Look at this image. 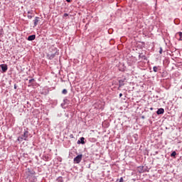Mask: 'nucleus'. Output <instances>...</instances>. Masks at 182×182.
Returning <instances> with one entry per match:
<instances>
[{
  "label": "nucleus",
  "instance_id": "ddd939ff",
  "mask_svg": "<svg viewBox=\"0 0 182 182\" xmlns=\"http://www.w3.org/2000/svg\"><path fill=\"white\" fill-rule=\"evenodd\" d=\"M176 156H177V152H176L175 151H173L171 154V157H176Z\"/></svg>",
  "mask_w": 182,
  "mask_h": 182
},
{
  "label": "nucleus",
  "instance_id": "9b49d317",
  "mask_svg": "<svg viewBox=\"0 0 182 182\" xmlns=\"http://www.w3.org/2000/svg\"><path fill=\"white\" fill-rule=\"evenodd\" d=\"M56 182H63V177H62V176H58V177L56 178Z\"/></svg>",
  "mask_w": 182,
  "mask_h": 182
},
{
  "label": "nucleus",
  "instance_id": "f03ea898",
  "mask_svg": "<svg viewBox=\"0 0 182 182\" xmlns=\"http://www.w3.org/2000/svg\"><path fill=\"white\" fill-rule=\"evenodd\" d=\"M83 157V155L79 154L75 158H74V163H76V164H79L82 161V158Z\"/></svg>",
  "mask_w": 182,
  "mask_h": 182
},
{
  "label": "nucleus",
  "instance_id": "b1692460",
  "mask_svg": "<svg viewBox=\"0 0 182 182\" xmlns=\"http://www.w3.org/2000/svg\"><path fill=\"white\" fill-rule=\"evenodd\" d=\"M73 134H71L70 135V139H73Z\"/></svg>",
  "mask_w": 182,
  "mask_h": 182
},
{
  "label": "nucleus",
  "instance_id": "7ed1b4c3",
  "mask_svg": "<svg viewBox=\"0 0 182 182\" xmlns=\"http://www.w3.org/2000/svg\"><path fill=\"white\" fill-rule=\"evenodd\" d=\"M59 55V52L56 50L55 53L52 54H47V58L49 59V60H52L55 58V56Z\"/></svg>",
  "mask_w": 182,
  "mask_h": 182
},
{
  "label": "nucleus",
  "instance_id": "20e7f679",
  "mask_svg": "<svg viewBox=\"0 0 182 182\" xmlns=\"http://www.w3.org/2000/svg\"><path fill=\"white\" fill-rule=\"evenodd\" d=\"M119 87H122V86H124L126 85L124 82H126V77L122 78V80H119Z\"/></svg>",
  "mask_w": 182,
  "mask_h": 182
},
{
  "label": "nucleus",
  "instance_id": "4be33fe9",
  "mask_svg": "<svg viewBox=\"0 0 182 182\" xmlns=\"http://www.w3.org/2000/svg\"><path fill=\"white\" fill-rule=\"evenodd\" d=\"M32 82H35V79H31L29 80V83H32Z\"/></svg>",
  "mask_w": 182,
  "mask_h": 182
},
{
  "label": "nucleus",
  "instance_id": "bb28decb",
  "mask_svg": "<svg viewBox=\"0 0 182 182\" xmlns=\"http://www.w3.org/2000/svg\"><path fill=\"white\" fill-rule=\"evenodd\" d=\"M72 0H66L67 2H71Z\"/></svg>",
  "mask_w": 182,
  "mask_h": 182
},
{
  "label": "nucleus",
  "instance_id": "7c9ffc66",
  "mask_svg": "<svg viewBox=\"0 0 182 182\" xmlns=\"http://www.w3.org/2000/svg\"><path fill=\"white\" fill-rule=\"evenodd\" d=\"M117 181H119V179H117Z\"/></svg>",
  "mask_w": 182,
  "mask_h": 182
},
{
  "label": "nucleus",
  "instance_id": "6ab92c4d",
  "mask_svg": "<svg viewBox=\"0 0 182 182\" xmlns=\"http://www.w3.org/2000/svg\"><path fill=\"white\" fill-rule=\"evenodd\" d=\"M178 35H179V36H180V39H179V41H181V38H182V32H178Z\"/></svg>",
  "mask_w": 182,
  "mask_h": 182
},
{
  "label": "nucleus",
  "instance_id": "39448f33",
  "mask_svg": "<svg viewBox=\"0 0 182 182\" xmlns=\"http://www.w3.org/2000/svg\"><path fill=\"white\" fill-rule=\"evenodd\" d=\"M27 14V17L28 18V19H32L35 16V14H33V11H28Z\"/></svg>",
  "mask_w": 182,
  "mask_h": 182
},
{
  "label": "nucleus",
  "instance_id": "393cba45",
  "mask_svg": "<svg viewBox=\"0 0 182 182\" xmlns=\"http://www.w3.org/2000/svg\"><path fill=\"white\" fill-rule=\"evenodd\" d=\"M122 96H123V94L120 93L119 94V97H122Z\"/></svg>",
  "mask_w": 182,
  "mask_h": 182
},
{
  "label": "nucleus",
  "instance_id": "f3484780",
  "mask_svg": "<svg viewBox=\"0 0 182 182\" xmlns=\"http://www.w3.org/2000/svg\"><path fill=\"white\" fill-rule=\"evenodd\" d=\"M63 102H64V103H62V104H61V107H63L65 106V104L66 103V102H68V99H65V100H63Z\"/></svg>",
  "mask_w": 182,
  "mask_h": 182
},
{
  "label": "nucleus",
  "instance_id": "f257e3e1",
  "mask_svg": "<svg viewBox=\"0 0 182 182\" xmlns=\"http://www.w3.org/2000/svg\"><path fill=\"white\" fill-rule=\"evenodd\" d=\"M29 136H31V134H29V131H28V128H26V129H24V132L23 134H21L20 136L18 137L17 139V141H23V140L25 141H28V137Z\"/></svg>",
  "mask_w": 182,
  "mask_h": 182
},
{
  "label": "nucleus",
  "instance_id": "a211bd4d",
  "mask_svg": "<svg viewBox=\"0 0 182 182\" xmlns=\"http://www.w3.org/2000/svg\"><path fill=\"white\" fill-rule=\"evenodd\" d=\"M44 160H46V161H48V160H49V156L48 155H46L44 156Z\"/></svg>",
  "mask_w": 182,
  "mask_h": 182
},
{
  "label": "nucleus",
  "instance_id": "0eeeda50",
  "mask_svg": "<svg viewBox=\"0 0 182 182\" xmlns=\"http://www.w3.org/2000/svg\"><path fill=\"white\" fill-rule=\"evenodd\" d=\"M0 66H1V70H3V72H6V70H8V65L1 64Z\"/></svg>",
  "mask_w": 182,
  "mask_h": 182
},
{
  "label": "nucleus",
  "instance_id": "423d86ee",
  "mask_svg": "<svg viewBox=\"0 0 182 182\" xmlns=\"http://www.w3.org/2000/svg\"><path fill=\"white\" fill-rule=\"evenodd\" d=\"M35 39H36V35H31V36H29L28 37L27 41H35Z\"/></svg>",
  "mask_w": 182,
  "mask_h": 182
},
{
  "label": "nucleus",
  "instance_id": "412c9836",
  "mask_svg": "<svg viewBox=\"0 0 182 182\" xmlns=\"http://www.w3.org/2000/svg\"><path fill=\"white\" fill-rule=\"evenodd\" d=\"M124 180L123 179V177H121V178H119V182H124Z\"/></svg>",
  "mask_w": 182,
  "mask_h": 182
},
{
  "label": "nucleus",
  "instance_id": "5701e85b",
  "mask_svg": "<svg viewBox=\"0 0 182 182\" xmlns=\"http://www.w3.org/2000/svg\"><path fill=\"white\" fill-rule=\"evenodd\" d=\"M66 16H69V14H68L67 13H65L64 15H63V17L66 18Z\"/></svg>",
  "mask_w": 182,
  "mask_h": 182
},
{
  "label": "nucleus",
  "instance_id": "a878e982",
  "mask_svg": "<svg viewBox=\"0 0 182 182\" xmlns=\"http://www.w3.org/2000/svg\"><path fill=\"white\" fill-rule=\"evenodd\" d=\"M17 87H16V84L14 85V89H16Z\"/></svg>",
  "mask_w": 182,
  "mask_h": 182
},
{
  "label": "nucleus",
  "instance_id": "aec40b11",
  "mask_svg": "<svg viewBox=\"0 0 182 182\" xmlns=\"http://www.w3.org/2000/svg\"><path fill=\"white\" fill-rule=\"evenodd\" d=\"M159 53L160 55H161V53H163V48L160 47L159 48Z\"/></svg>",
  "mask_w": 182,
  "mask_h": 182
},
{
  "label": "nucleus",
  "instance_id": "c756f323",
  "mask_svg": "<svg viewBox=\"0 0 182 182\" xmlns=\"http://www.w3.org/2000/svg\"><path fill=\"white\" fill-rule=\"evenodd\" d=\"M142 119H144V117H142Z\"/></svg>",
  "mask_w": 182,
  "mask_h": 182
},
{
  "label": "nucleus",
  "instance_id": "c85d7f7f",
  "mask_svg": "<svg viewBox=\"0 0 182 182\" xmlns=\"http://www.w3.org/2000/svg\"><path fill=\"white\" fill-rule=\"evenodd\" d=\"M150 110H153V107H151V108H150Z\"/></svg>",
  "mask_w": 182,
  "mask_h": 182
},
{
  "label": "nucleus",
  "instance_id": "9d476101",
  "mask_svg": "<svg viewBox=\"0 0 182 182\" xmlns=\"http://www.w3.org/2000/svg\"><path fill=\"white\" fill-rule=\"evenodd\" d=\"M33 22H34V26H38V23H39V17L36 16Z\"/></svg>",
  "mask_w": 182,
  "mask_h": 182
},
{
  "label": "nucleus",
  "instance_id": "cd10ccee",
  "mask_svg": "<svg viewBox=\"0 0 182 182\" xmlns=\"http://www.w3.org/2000/svg\"><path fill=\"white\" fill-rule=\"evenodd\" d=\"M155 154H159V151H156V152H155Z\"/></svg>",
  "mask_w": 182,
  "mask_h": 182
},
{
  "label": "nucleus",
  "instance_id": "2eb2a0df",
  "mask_svg": "<svg viewBox=\"0 0 182 182\" xmlns=\"http://www.w3.org/2000/svg\"><path fill=\"white\" fill-rule=\"evenodd\" d=\"M153 70H154V72H155V73L159 72V67L154 66V67L153 68Z\"/></svg>",
  "mask_w": 182,
  "mask_h": 182
},
{
  "label": "nucleus",
  "instance_id": "1a4fd4ad",
  "mask_svg": "<svg viewBox=\"0 0 182 182\" xmlns=\"http://www.w3.org/2000/svg\"><path fill=\"white\" fill-rule=\"evenodd\" d=\"M77 144H85V137H81L80 140L77 141Z\"/></svg>",
  "mask_w": 182,
  "mask_h": 182
},
{
  "label": "nucleus",
  "instance_id": "4468645a",
  "mask_svg": "<svg viewBox=\"0 0 182 182\" xmlns=\"http://www.w3.org/2000/svg\"><path fill=\"white\" fill-rule=\"evenodd\" d=\"M28 173H30V174H31V176H33L35 174V171L33 170H31V169H28Z\"/></svg>",
  "mask_w": 182,
  "mask_h": 182
},
{
  "label": "nucleus",
  "instance_id": "6e6552de",
  "mask_svg": "<svg viewBox=\"0 0 182 182\" xmlns=\"http://www.w3.org/2000/svg\"><path fill=\"white\" fill-rule=\"evenodd\" d=\"M157 114H164V108H159L156 111Z\"/></svg>",
  "mask_w": 182,
  "mask_h": 182
},
{
  "label": "nucleus",
  "instance_id": "f8f14e48",
  "mask_svg": "<svg viewBox=\"0 0 182 182\" xmlns=\"http://www.w3.org/2000/svg\"><path fill=\"white\" fill-rule=\"evenodd\" d=\"M139 58H140L141 59H144V60H146V55H145L139 54Z\"/></svg>",
  "mask_w": 182,
  "mask_h": 182
},
{
  "label": "nucleus",
  "instance_id": "dca6fc26",
  "mask_svg": "<svg viewBox=\"0 0 182 182\" xmlns=\"http://www.w3.org/2000/svg\"><path fill=\"white\" fill-rule=\"evenodd\" d=\"M62 93L63 95H68V90L66 89L63 90Z\"/></svg>",
  "mask_w": 182,
  "mask_h": 182
}]
</instances>
